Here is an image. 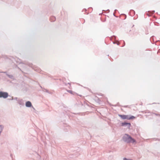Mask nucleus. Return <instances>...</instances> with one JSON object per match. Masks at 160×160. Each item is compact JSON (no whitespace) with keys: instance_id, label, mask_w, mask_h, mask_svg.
<instances>
[{"instance_id":"1","label":"nucleus","mask_w":160,"mask_h":160,"mask_svg":"<svg viewBox=\"0 0 160 160\" xmlns=\"http://www.w3.org/2000/svg\"><path fill=\"white\" fill-rule=\"evenodd\" d=\"M119 117H121L123 119H133L135 118V117L133 116L129 117L128 115H119Z\"/></svg>"},{"instance_id":"2","label":"nucleus","mask_w":160,"mask_h":160,"mask_svg":"<svg viewBox=\"0 0 160 160\" xmlns=\"http://www.w3.org/2000/svg\"><path fill=\"white\" fill-rule=\"evenodd\" d=\"M126 137L125 141L128 142L134 143L136 142V141L133 138H132L130 136L128 135H126Z\"/></svg>"},{"instance_id":"3","label":"nucleus","mask_w":160,"mask_h":160,"mask_svg":"<svg viewBox=\"0 0 160 160\" xmlns=\"http://www.w3.org/2000/svg\"><path fill=\"white\" fill-rule=\"evenodd\" d=\"M8 94L7 92H0V98H6L8 97Z\"/></svg>"},{"instance_id":"4","label":"nucleus","mask_w":160,"mask_h":160,"mask_svg":"<svg viewBox=\"0 0 160 160\" xmlns=\"http://www.w3.org/2000/svg\"><path fill=\"white\" fill-rule=\"evenodd\" d=\"M121 126H122L128 125V128H129L131 126V124L130 123L122 122L121 123Z\"/></svg>"},{"instance_id":"5","label":"nucleus","mask_w":160,"mask_h":160,"mask_svg":"<svg viewBox=\"0 0 160 160\" xmlns=\"http://www.w3.org/2000/svg\"><path fill=\"white\" fill-rule=\"evenodd\" d=\"M26 106L27 107H29L31 106L32 104L30 102L28 101L26 103Z\"/></svg>"},{"instance_id":"6","label":"nucleus","mask_w":160,"mask_h":160,"mask_svg":"<svg viewBox=\"0 0 160 160\" xmlns=\"http://www.w3.org/2000/svg\"><path fill=\"white\" fill-rule=\"evenodd\" d=\"M55 19V18L54 17L52 16L51 18V20L52 21H54Z\"/></svg>"},{"instance_id":"7","label":"nucleus","mask_w":160,"mask_h":160,"mask_svg":"<svg viewBox=\"0 0 160 160\" xmlns=\"http://www.w3.org/2000/svg\"><path fill=\"white\" fill-rule=\"evenodd\" d=\"M123 160H127V159L126 158H123Z\"/></svg>"}]
</instances>
